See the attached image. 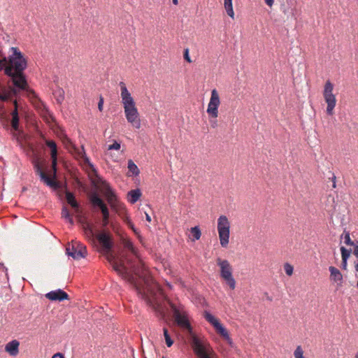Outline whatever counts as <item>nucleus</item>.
I'll use <instances>...</instances> for the list:
<instances>
[{"label":"nucleus","instance_id":"f257e3e1","mask_svg":"<svg viewBox=\"0 0 358 358\" xmlns=\"http://www.w3.org/2000/svg\"><path fill=\"white\" fill-rule=\"evenodd\" d=\"M78 222L82 224L83 230L90 239L94 240L96 238L98 240L102 250L106 252V259L112 265L113 269L122 279L127 281L155 311L164 315L160 305L153 304L145 291V289H150L152 279L147 274L141 273L139 262L136 263L125 253L122 255V259L120 262L117 263V257L113 253L114 241L112 234L103 229V233L97 234L94 225L86 218L83 219L81 215H78Z\"/></svg>","mask_w":358,"mask_h":358},{"label":"nucleus","instance_id":"f03ea898","mask_svg":"<svg viewBox=\"0 0 358 358\" xmlns=\"http://www.w3.org/2000/svg\"><path fill=\"white\" fill-rule=\"evenodd\" d=\"M13 54L8 57L3 56L0 59V70H3L4 74L9 77L13 85L19 86V81L25 83L26 75L24 71L27 67V61L23 54L16 47H12Z\"/></svg>","mask_w":358,"mask_h":358},{"label":"nucleus","instance_id":"7ed1b4c3","mask_svg":"<svg viewBox=\"0 0 358 358\" xmlns=\"http://www.w3.org/2000/svg\"><path fill=\"white\" fill-rule=\"evenodd\" d=\"M175 320L178 326L190 333L189 342L197 358H216V354L210 344L192 332L191 324L186 315H182L175 305H171Z\"/></svg>","mask_w":358,"mask_h":358},{"label":"nucleus","instance_id":"20e7f679","mask_svg":"<svg viewBox=\"0 0 358 358\" xmlns=\"http://www.w3.org/2000/svg\"><path fill=\"white\" fill-rule=\"evenodd\" d=\"M19 86H16L13 85V87H10L9 90L6 89L4 87L1 89V92H0V101L3 102H13L15 108L11 112L12 120H11V127L13 131L20 132L19 129V115H18V103L17 100H13V96H18L20 91L24 90L27 91L29 94H32L35 95V93L31 90L29 89L28 83L27 79H25V83H21L20 81L18 83Z\"/></svg>","mask_w":358,"mask_h":358},{"label":"nucleus","instance_id":"39448f33","mask_svg":"<svg viewBox=\"0 0 358 358\" xmlns=\"http://www.w3.org/2000/svg\"><path fill=\"white\" fill-rule=\"evenodd\" d=\"M120 86L126 118L134 127L139 129L141 127V120L138 110L135 106L134 100L124 82H120Z\"/></svg>","mask_w":358,"mask_h":358},{"label":"nucleus","instance_id":"423d86ee","mask_svg":"<svg viewBox=\"0 0 358 358\" xmlns=\"http://www.w3.org/2000/svg\"><path fill=\"white\" fill-rule=\"evenodd\" d=\"M51 161L52 164L50 175L52 179L48 176L43 171L42 166L38 160H35L34 162V169L36 174L39 176L41 181L54 190H57L60 187V184L55 180L57 173V157L51 158Z\"/></svg>","mask_w":358,"mask_h":358},{"label":"nucleus","instance_id":"0eeeda50","mask_svg":"<svg viewBox=\"0 0 358 358\" xmlns=\"http://www.w3.org/2000/svg\"><path fill=\"white\" fill-rule=\"evenodd\" d=\"M88 199L93 208H99L102 214L101 225L103 229H105L110 224V211L107 205L96 192L89 195Z\"/></svg>","mask_w":358,"mask_h":358},{"label":"nucleus","instance_id":"6e6552de","mask_svg":"<svg viewBox=\"0 0 358 358\" xmlns=\"http://www.w3.org/2000/svg\"><path fill=\"white\" fill-rule=\"evenodd\" d=\"M217 264L220 267V277L226 282L230 289H234L236 280L232 275V268L229 262L224 259L217 258Z\"/></svg>","mask_w":358,"mask_h":358},{"label":"nucleus","instance_id":"1a4fd4ad","mask_svg":"<svg viewBox=\"0 0 358 358\" xmlns=\"http://www.w3.org/2000/svg\"><path fill=\"white\" fill-rule=\"evenodd\" d=\"M230 223L225 215H221L217 220V230L220 245L223 248H227L229 244L230 234Z\"/></svg>","mask_w":358,"mask_h":358},{"label":"nucleus","instance_id":"9d476101","mask_svg":"<svg viewBox=\"0 0 358 358\" xmlns=\"http://www.w3.org/2000/svg\"><path fill=\"white\" fill-rule=\"evenodd\" d=\"M334 85L328 80L325 85L323 91V96L325 102L327 104V113L329 115H333V110L336 106V99L335 95L333 94Z\"/></svg>","mask_w":358,"mask_h":358},{"label":"nucleus","instance_id":"9b49d317","mask_svg":"<svg viewBox=\"0 0 358 358\" xmlns=\"http://www.w3.org/2000/svg\"><path fill=\"white\" fill-rule=\"evenodd\" d=\"M220 104V96L217 91L215 89H213L211 91V96L210 99V102L208 106L207 113L208 114L213 118H216L218 116V107Z\"/></svg>","mask_w":358,"mask_h":358},{"label":"nucleus","instance_id":"f8f14e48","mask_svg":"<svg viewBox=\"0 0 358 358\" xmlns=\"http://www.w3.org/2000/svg\"><path fill=\"white\" fill-rule=\"evenodd\" d=\"M101 184L106 189V196H107V201L109 203L111 209H116L117 206L120 205L119 199L115 192V191L111 188L110 184L106 181L103 180Z\"/></svg>","mask_w":358,"mask_h":358},{"label":"nucleus","instance_id":"ddd939ff","mask_svg":"<svg viewBox=\"0 0 358 358\" xmlns=\"http://www.w3.org/2000/svg\"><path fill=\"white\" fill-rule=\"evenodd\" d=\"M66 253L68 256L78 260L85 258L87 255V251L86 247L83 245H80V249L78 250L76 245L72 242L71 246L68 245L66 247Z\"/></svg>","mask_w":358,"mask_h":358},{"label":"nucleus","instance_id":"4468645a","mask_svg":"<svg viewBox=\"0 0 358 358\" xmlns=\"http://www.w3.org/2000/svg\"><path fill=\"white\" fill-rule=\"evenodd\" d=\"M203 317L214 327L217 333H221L222 334H225L224 326L220 323L219 320H217L210 313L205 310L203 313Z\"/></svg>","mask_w":358,"mask_h":358},{"label":"nucleus","instance_id":"2eb2a0df","mask_svg":"<svg viewBox=\"0 0 358 358\" xmlns=\"http://www.w3.org/2000/svg\"><path fill=\"white\" fill-rule=\"evenodd\" d=\"M45 297L52 301H63L69 299V294L61 289L47 293Z\"/></svg>","mask_w":358,"mask_h":358},{"label":"nucleus","instance_id":"dca6fc26","mask_svg":"<svg viewBox=\"0 0 358 358\" xmlns=\"http://www.w3.org/2000/svg\"><path fill=\"white\" fill-rule=\"evenodd\" d=\"M65 196H66V201H67L68 204L70 205L73 209H74V210L76 213L80 214L81 213L80 205L76 199L75 194L73 192H71L69 190H66V193H65Z\"/></svg>","mask_w":358,"mask_h":358},{"label":"nucleus","instance_id":"f3484780","mask_svg":"<svg viewBox=\"0 0 358 358\" xmlns=\"http://www.w3.org/2000/svg\"><path fill=\"white\" fill-rule=\"evenodd\" d=\"M330 271V280L337 283L338 287H341L343 277L341 271L336 267L331 266L329 267Z\"/></svg>","mask_w":358,"mask_h":358},{"label":"nucleus","instance_id":"a211bd4d","mask_svg":"<svg viewBox=\"0 0 358 358\" xmlns=\"http://www.w3.org/2000/svg\"><path fill=\"white\" fill-rule=\"evenodd\" d=\"M19 341L13 340L6 344L5 351L11 356H16L19 352Z\"/></svg>","mask_w":358,"mask_h":358},{"label":"nucleus","instance_id":"6ab92c4d","mask_svg":"<svg viewBox=\"0 0 358 358\" xmlns=\"http://www.w3.org/2000/svg\"><path fill=\"white\" fill-rule=\"evenodd\" d=\"M141 195L142 194L141 189L138 188L130 190L127 193L128 200L131 203L134 204L137 202V201L141 198Z\"/></svg>","mask_w":358,"mask_h":358},{"label":"nucleus","instance_id":"aec40b11","mask_svg":"<svg viewBox=\"0 0 358 358\" xmlns=\"http://www.w3.org/2000/svg\"><path fill=\"white\" fill-rule=\"evenodd\" d=\"M46 145L50 149L51 158L57 157V146L54 141H46Z\"/></svg>","mask_w":358,"mask_h":358},{"label":"nucleus","instance_id":"412c9836","mask_svg":"<svg viewBox=\"0 0 358 358\" xmlns=\"http://www.w3.org/2000/svg\"><path fill=\"white\" fill-rule=\"evenodd\" d=\"M128 169L135 176H138L140 173L139 169L131 159L128 161Z\"/></svg>","mask_w":358,"mask_h":358},{"label":"nucleus","instance_id":"4be33fe9","mask_svg":"<svg viewBox=\"0 0 358 358\" xmlns=\"http://www.w3.org/2000/svg\"><path fill=\"white\" fill-rule=\"evenodd\" d=\"M53 94L56 97L57 101L61 103L64 99V90L62 88L59 87L55 90Z\"/></svg>","mask_w":358,"mask_h":358},{"label":"nucleus","instance_id":"5701e85b","mask_svg":"<svg viewBox=\"0 0 358 358\" xmlns=\"http://www.w3.org/2000/svg\"><path fill=\"white\" fill-rule=\"evenodd\" d=\"M224 5L227 15L231 18H234V12L233 10L232 1H224Z\"/></svg>","mask_w":358,"mask_h":358},{"label":"nucleus","instance_id":"b1692460","mask_svg":"<svg viewBox=\"0 0 358 358\" xmlns=\"http://www.w3.org/2000/svg\"><path fill=\"white\" fill-rule=\"evenodd\" d=\"M123 245L124 248L127 250L129 252H130L132 255H136V250L135 248L132 243V242L129 240H124L123 241Z\"/></svg>","mask_w":358,"mask_h":358},{"label":"nucleus","instance_id":"393cba45","mask_svg":"<svg viewBox=\"0 0 358 358\" xmlns=\"http://www.w3.org/2000/svg\"><path fill=\"white\" fill-rule=\"evenodd\" d=\"M190 232L192 234L194 238L193 241L199 240L201 238V231L200 230V228L199 226H195L194 227H192L190 229Z\"/></svg>","mask_w":358,"mask_h":358},{"label":"nucleus","instance_id":"a878e982","mask_svg":"<svg viewBox=\"0 0 358 358\" xmlns=\"http://www.w3.org/2000/svg\"><path fill=\"white\" fill-rule=\"evenodd\" d=\"M78 151V153L80 156L83 157V159H84V161L86 164H87L94 171L96 172V169H94V166L92 164H91L89 158L87 157L86 154H85V150H84V146L82 145V152H80L79 150H77Z\"/></svg>","mask_w":358,"mask_h":358},{"label":"nucleus","instance_id":"bb28decb","mask_svg":"<svg viewBox=\"0 0 358 358\" xmlns=\"http://www.w3.org/2000/svg\"><path fill=\"white\" fill-rule=\"evenodd\" d=\"M343 236L344 238V243H345V244H346L347 245H354V241H352L351 240L349 231H347L345 229L344 231H343V234L341 236V239L343 238Z\"/></svg>","mask_w":358,"mask_h":358},{"label":"nucleus","instance_id":"cd10ccee","mask_svg":"<svg viewBox=\"0 0 358 358\" xmlns=\"http://www.w3.org/2000/svg\"><path fill=\"white\" fill-rule=\"evenodd\" d=\"M342 259H348L352 252L351 249H347L344 246L341 247Z\"/></svg>","mask_w":358,"mask_h":358},{"label":"nucleus","instance_id":"c85d7f7f","mask_svg":"<svg viewBox=\"0 0 358 358\" xmlns=\"http://www.w3.org/2000/svg\"><path fill=\"white\" fill-rule=\"evenodd\" d=\"M224 330L225 331V334H222L221 333H217L221 337H222L224 340H226L229 345L232 346L233 341L229 336V332L227 329L224 327Z\"/></svg>","mask_w":358,"mask_h":358},{"label":"nucleus","instance_id":"c756f323","mask_svg":"<svg viewBox=\"0 0 358 358\" xmlns=\"http://www.w3.org/2000/svg\"><path fill=\"white\" fill-rule=\"evenodd\" d=\"M284 269L286 273V274L289 276L292 275L293 274L294 268L293 266L289 264V263H285L284 265Z\"/></svg>","mask_w":358,"mask_h":358},{"label":"nucleus","instance_id":"7c9ffc66","mask_svg":"<svg viewBox=\"0 0 358 358\" xmlns=\"http://www.w3.org/2000/svg\"><path fill=\"white\" fill-rule=\"evenodd\" d=\"M62 217L64 219L69 218V217L71 215L70 213L68 208L66 206H64L62 209Z\"/></svg>","mask_w":358,"mask_h":358},{"label":"nucleus","instance_id":"2f4dec72","mask_svg":"<svg viewBox=\"0 0 358 358\" xmlns=\"http://www.w3.org/2000/svg\"><path fill=\"white\" fill-rule=\"evenodd\" d=\"M294 357L295 358H305L303 357V351L302 350L301 346H298L294 351Z\"/></svg>","mask_w":358,"mask_h":358},{"label":"nucleus","instance_id":"473e14b6","mask_svg":"<svg viewBox=\"0 0 358 358\" xmlns=\"http://www.w3.org/2000/svg\"><path fill=\"white\" fill-rule=\"evenodd\" d=\"M120 148H121L120 143H119L116 141H114L113 143L108 146V150H119L120 149Z\"/></svg>","mask_w":358,"mask_h":358},{"label":"nucleus","instance_id":"72a5a7b5","mask_svg":"<svg viewBox=\"0 0 358 358\" xmlns=\"http://www.w3.org/2000/svg\"><path fill=\"white\" fill-rule=\"evenodd\" d=\"M63 143L67 146L68 145H71L75 150H77V148L72 143L70 138H69L66 135H64L63 138Z\"/></svg>","mask_w":358,"mask_h":358},{"label":"nucleus","instance_id":"f704fd0d","mask_svg":"<svg viewBox=\"0 0 358 358\" xmlns=\"http://www.w3.org/2000/svg\"><path fill=\"white\" fill-rule=\"evenodd\" d=\"M183 57L186 62H187L189 63L192 62L191 58L189 55V49L188 48H186L184 50Z\"/></svg>","mask_w":358,"mask_h":358},{"label":"nucleus","instance_id":"c9c22d12","mask_svg":"<svg viewBox=\"0 0 358 358\" xmlns=\"http://www.w3.org/2000/svg\"><path fill=\"white\" fill-rule=\"evenodd\" d=\"M166 344L168 347H171L173 344V340L171 338V336L164 337Z\"/></svg>","mask_w":358,"mask_h":358},{"label":"nucleus","instance_id":"e433bc0d","mask_svg":"<svg viewBox=\"0 0 358 358\" xmlns=\"http://www.w3.org/2000/svg\"><path fill=\"white\" fill-rule=\"evenodd\" d=\"M113 210L117 213H120L122 210L126 211L124 204L122 203L120 201V205L117 206V208L116 209H113Z\"/></svg>","mask_w":358,"mask_h":358},{"label":"nucleus","instance_id":"4c0bfd02","mask_svg":"<svg viewBox=\"0 0 358 358\" xmlns=\"http://www.w3.org/2000/svg\"><path fill=\"white\" fill-rule=\"evenodd\" d=\"M128 226L136 233L137 234V229L134 227V224L131 222V221L129 219V218H127V220H126Z\"/></svg>","mask_w":358,"mask_h":358},{"label":"nucleus","instance_id":"58836bf2","mask_svg":"<svg viewBox=\"0 0 358 358\" xmlns=\"http://www.w3.org/2000/svg\"><path fill=\"white\" fill-rule=\"evenodd\" d=\"M103 98L101 96L99 97V101L98 103V108L100 111L103 110Z\"/></svg>","mask_w":358,"mask_h":358},{"label":"nucleus","instance_id":"ea45409f","mask_svg":"<svg viewBox=\"0 0 358 358\" xmlns=\"http://www.w3.org/2000/svg\"><path fill=\"white\" fill-rule=\"evenodd\" d=\"M347 265H348V260L347 259H342L341 268L343 270H346L347 269Z\"/></svg>","mask_w":358,"mask_h":358},{"label":"nucleus","instance_id":"a19ab883","mask_svg":"<svg viewBox=\"0 0 358 358\" xmlns=\"http://www.w3.org/2000/svg\"><path fill=\"white\" fill-rule=\"evenodd\" d=\"M52 358H64V356L62 353H60V352H57L56 354H55Z\"/></svg>","mask_w":358,"mask_h":358},{"label":"nucleus","instance_id":"79ce46f5","mask_svg":"<svg viewBox=\"0 0 358 358\" xmlns=\"http://www.w3.org/2000/svg\"><path fill=\"white\" fill-rule=\"evenodd\" d=\"M210 122L213 128H215L217 126V121L216 120H210Z\"/></svg>","mask_w":358,"mask_h":358},{"label":"nucleus","instance_id":"37998d69","mask_svg":"<svg viewBox=\"0 0 358 358\" xmlns=\"http://www.w3.org/2000/svg\"><path fill=\"white\" fill-rule=\"evenodd\" d=\"M266 4L269 6V7H271L274 3V0H264Z\"/></svg>","mask_w":358,"mask_h":358},{"label":"nucleus","instance_id":"c03bdc74","mask_svg":"<svg viewBox=\"0 0 358 358\" xmlns=\"http://www.w3.org/2000/svg\"><path fill=\"white\" fill-rule=\"evenodd\" d=\"M351 245L354 247L353 251H355L356 250H357L358 249V241H354V245Z\"/></svg>","mask_w":358,"mask_h":358},{"label":"nucleus","instance_id":"a18cd8bd","mask_svg":"<svg viewBox=\"0 0 358 358\" xmlns=\"http://www.w3.org/2000/svg\"><path fill=\"white\" fill-rule=\"evenodd\" d=\"M163 331H164V337L170 336V334L169 333V331H168V329L166 328H164L163 329Z\"/></svg>","mask_w":358,"mask_h":358},{"label":"nucleus","instance_id":"49530a36","mask_svg":"<svg viewBox=\"0 0 358 358\" xmlns=\"http://www.w3.org/2000/svg\"><path fill=\"white\" fill-rule=\"evenodd\" d=\"M66 220L71 224H74V221H73V219L72 217V215H71L69 217V218H67Z\"/></svg>","mask_w":358,"mask_h":358},{"label":"nucleus","instance_id":"de8ad7c7","mask_svg":"<svg viewBox=\"0 0 358 358\" xmlns=\"http://www.w3.org/2000/svg\"><path fill=\"white\" fill-rule=\"evenodd\" d=\"M145 219L148 222H151V217L148 213H145Z\"/></svg>","mask_w":358,"mask_h":358},{"label":"nucleus","instance_id":"09e8293b","mask_svg":"<svg viewBox=\"0 0 358 358\" xmlns=\"http://www.w3.org/2000/svg\"><path fill=\"white\" fill-rule=\"evenodd\" d=\"M73 243H75L76 245V247L78 249H80V245H82L81 243L77 242V241H73Z\"/></svg>","mask_w":358,"mask_h":358},{"label":"nucleus","instance_id":"8fccbe9b","mask_svg":"<svg viewBox=\"0 0 358 358\" xmlns=\"http://www.w3.org/2000/svg\"><path fill=\"white\" fill-rule=\"evenodd\" d=\"M264 294L266 296L267 300H268L270 301H271L273 300L272 297L269 296L267 292H265Z\"/></svg>","mask_w":358,"mask_h":358},{"label":"nucleus","instance_id":"3c124183","mask_svg":"<svg viewBox=\"0 0 358 358\" xmlns=\"http://www.w3.org/2000/svg\"><path fill=\"white\" fill-rule=\"evenodd\" d=\"M353 254L358 259V249L355 251H353Z\"/></svg>","mask_w":358,"mask_h":358},{"label":"nucleus","instance_id":"603ef678","mask_svg":"<svg viewBox=\"0 0 358 358\" xmlns=\"http://www.w3.org/2000/svg\"><path fill=\"white\" fill-rule=\"evenodd\" d=\"M173 3L174 5H178V0H173Z\"/></svg>","mask_w":358,"mask_h":358},{"label":"nucleus","instance_id":"864d4df0","mask_svg":"<svg viewBox=\"0 0 358 358\" xmlns=\"http://www.w3.org/2000/svg\"><path fill=\"white\" fill-rule=\"evenodd\" d=\"M3 56H5V55H3V53L2 52V51H1V50H0V57H2V59H3Z\"/></svg>","mask_w":358,"mask_h":358},{"label":"nucleus","instance_id":"5fc2aeb1","mask_svg":"<svg viewBox=\"0 0 358 358\" xmlns=\"http://www.w3.org/2000/svg\"><path fill=\"white\" fill-rule=\"evenodd\" d=\"M27 188L26 187H24L22 188V192H25V191H27Z\"/></svg>","mask_w":358,"mask_h":358},{"label":"nucleus","instance_id":"6e6d98bb","mask_svg":"<svg viewBox=\"0 0 358 358\" xmlns=\"http://www.w3.org/2000/svg\"><path fill=\"white\" fill-rule=\"evenodd\" d=\"M14 137H15L18 140V137L15 133L13 134Z\"/></svg>","mask_w":358,"mask_h":358},{"label":"nucleus","instance_id":"4d7b16f0","mask_svg":"<svg viewBox=\"0 0 358 358\" xmlns=\"http://www.w3.org/2000/svg\"><path fill=\"white\" fill-rule=\"evenodd\" d=\"M333 187H336V182L334 180L333 181Z\"/></svg>","mask_w":358,"mask_h":358},{"label":"nucleus","instance_id":"13d9d810","mask_svg":"<svg viewBox=\"0 0 358 358\" xmlns=\"http://www.w3.org/2000/svg\"><path fill=\"white\" fill-rule=\"evenodd\" d=\"M355 358H358V351L357 352V353L355 355Z\"/></svg>","mask_w":358,"mask_h":358},{"label":"nucleus","instance_id":"bf43d9fd","mask_svg":"<svg viewBox=\"0 0 358 358\" xmlns=\"http://www.w3.org/2000/svg\"><path fill=\"white\" fill-rule=\"evenodd\" d=\"M283 12L285 13V14L287 13V10L285 9L283 10Z\"/></svg>","mask_w":358,"mask_h":358},{"label":"nucleus","instance_id":"052dcab7","mask_svg":"<svg viewBox=\"0 0 358 358\" xmlns=\"http://www.w3.org/2000/svg\"><path fill=\"white\" fill-rule=\"evenodd\" d=\"M357 288H358V280H357Z\"/></svg>","mask_w":358,"mask_h":358},{"label":"nucleus","instance_id":"680f3d73","mask_svg":"<svg viewBox=\"0 0 358 358\" xmlns=\"http://www.w3.org/2000/svg\"><path fill=\"white\" fill-rule=\"evenodd\" d=\"M163 358H164V357H163Z\"/></svg>","mask_w":358,"mask_h":358}]
</instances>
